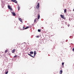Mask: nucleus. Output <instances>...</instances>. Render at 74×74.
Wrapping results in <instances>:
<instances>
[{
  "mask_svg": "<svg viewBox=\"0 0 74 74\" xmlns=\"http://www.w3.org/2000/svg\"><path fill=\"white\" fill-rule=\"evenodd\" d=\"M66 11H67V9H65L64 10V13H66Z\"/></svg>",
  "mask_w": 74,
  "mask_h": 74,
  "instance_id": "obj_11",
  "label": "nucleus"
},
{
  "mask_svg": "<svg viewBox=\"0 0 74 74\" xmlns=\"http://www.w3.org/2000/svg\"><path fill=\"white\" fill-rule=\"evenodd\" d=\"M38 19H39L40 18V14H38V16H37Z\"/></svg>",
  "mask_w": 74,
  "mask_h": 74,
  "instance_id": "obj_8",
  "label": "nucleus"
},
{
  "mask_svg": "<svg viewBox=\"0 0 74 74\" xmlns=\"http://www.w3.org/2000/svg\"><path fill=\"white\" fill-rule=\"evenodd\" d=\"M37 19V18H36L35 20H34V22H36V20Z\"/></svg>",
  "mask_w": 74,
  "mask_h": 74,
  "instance_id": "obj_14",
  "label": "nucleus"
},
{
  "mask_svg": "<svg viewBox=\"0 0 74 74\" xmlns=\"http://www.w3.org/2000/svg\"><path fill=\"white\" fill-rule=\"evenodd\" d=\"M28 55H29V56H31V57H32V58H34V57L33 56H32V55H31V54H30L28 53Z\"/></svg>",
  "mask_w": 74,
  "mask_h": 74,
  "instance_id": "obj_5",
  "label": "nucleus"
},
{
  "mask_svg": "<svg viewBox=\"0 0 74 74\" xmlns=\"http://www.w3.org/2000/svg\"><path fill=\"white\" fill-rule=\"evenodd\" d=\"M18 10L19 11V10H20V7L18 6Z\"/></svg>",
  "mask_w": 74,
  "mask_h": 74,
  "instance_id": "obj_16",
  "label": "nucleus"
},
{
  "mask_svg": "<svg viewBox=\"0 0 74 74\" xmlns=\"http://www.w3.org/2000/svg\"><path fill=\"white\" fill-rule=\"evenodd\" d=\"M25 26L23 27V30H25Z\"/></svg>",
  "mask_w": 74,
  "mask_h": 74,
  "instance_id": "obj_20",
  "label": "nucleus"
},
{
  "mask_svg": "<svg viewBox=\"0 0 74 74\" xmlns=\"http://www.w3.org/2000/svg\"><path fill=\"white\" fill-rule=\"evenodd\" d=\"M36 38H38L39 36H36Z\"/></svg>",
  "mask_w": 74,
  "mask_h": 74,
  "instance_id": "obj_21",
  "label": "nucleus"
},
{
  "mask_svg": "<svg viewBox=\"0 0 74 74\" xmlns=\"http://www.w3.org/2000/svg\"><path fill=\"white\" fill-rule=\"evenodd\" d=\"M36 54H37V53H36V51H34V57H35V56H36Z\"/></svg>",
  "mask_w": 74,
  "mask_h": 74,
  "instance_id": "obj_6",
  "label": "nucleus"
},
{
  "mask_svg": "<svg viewBox=\"0 0 74 74\" xmlns=\"http://www.w3.org/2000/svg\"><path fill=\"white\" fill-rule=\"evenodd\" d=\"M16 55H15L14 56V58H16Z\"/></svg>",
  "mask_w": 74,
  "mask_h": 74,
  "instance_id": "obj_22",
  "label": "nucleus"
},
{
  "mask_svg": "<svg viewBox=\"0 0 74 74\" xmlns=\"http://www.w3.org/2000/svg\"><path fill=\"white\" fill-rule=\"evenodd\" d=\"M11 1L14 3H18V2H17V1L16 0H11Z\"/></svg>",
  "mask_w": 74,
  "mask_h": 74,
  "instance_id": "obj_2",
  "label": "nucleus"
},
{
  "mask_svg": "<svg viewBox=\"0 0 74 74\" xmlns=\"http://www.w3.org/2000/svg\"><path fill=\"white\" fill-rule=\"evenodd\" d=\"M8 8L10 10H12V8L10 7V5L8 6Z\"/></svg>",
  "mask_w": 74,
  "mask_h": 74,
  "instance_id": "obj_3",
  "label": "nucleus"
},
{
  "mask_svg": "<svg viewBox=\"0 0 74 74\" xmlns=\"http://www.w3.org/2000/svg\"><path fill=\"white\" fill-rule=\"evenodd\" d=\"M68 27H69V26H70V25H68Z\"/></svg>",
  "mask_w": 74,
  "mask_h": 74,
  "instance_id": "obj_25",
  "label": "nucleus"
},
{
  "mask_svg": "<svg viewBox=\"0 0 74 74\" xmlns=\"http://www.w3.org/2000/svg\"><path fill=\"white\" fill-rule=\"evenodd\" d=\"M19 21H22V20H21V18H19Z\"/></svg>",
  "mask_w": 74,
  "mask_h": 74,
  "instance_id": "obj_19",
  "label": "nucleus"
},
{
  "mask_svg": "<svg viewBox=\"0 0 74 74\" xmlns=\"http://www.w3.org/2000/svg\"><path fill=\"white\" fill-rule=\"evenodd\" d=\"M38 32H41V30L40 29H38Z\"/></svg>",
  "mask_w": 74,
  "mask_h": 74,
  "instance_id": "obj_18",
  "label": "nucleus"
},
{
  "mask_svg": "<svg viewBox=\"0 0 74 74\" xmlns=\"http://www.w3.org/2000/svg\"><path fill=\"white\" fill-rule=\"evenodd\" d=\"M30 54H33V52L31 51V52H30Z\"/></svg>",
  "mask_w": 74,
  "mask_h": 74,
  "instance_id": "obj_13",
  "label": "nucleus"
},
{
  "mask_svg": "<svg viewBox=\"0 0 74 74\" xmlns=\"http://www.w3.org/2000/svg\"><path fill=\"white\" fill-rule=\"evenodd\" d=\"M60 16L62 18H63V19H64V15H62V14H61L60 15Z\"/></svg>",
  "mask_w": 74,
  "mask_h": 74,
  "instance_id": "obj_7",
  "label": "nucleus"
},
{
  "mask_svg": "<svg viewBox=\"0 0 74 74\" xmlns=\"http://www.w3.org/2000/svg\"><path fill=\"white\" fill-rule=\"evenodd\" d=\"M8 71H5V74H8Z\"/></svg>",
  "mask_w": 74,
  "mask_h": 74,
  "instance_id": "obj_15",
  "label": "nucleus"
},
{
  "mask_svg": "<svg viewBox=\"0 0 74 74\" xmlns=\"http://www.w3.org/2000/svg\"><path fill=\"white\" fill-rule=\"evenodd\" d=\"M72 51H74V48L73 49Z\"/></svg>",
  "mask_w": 74,
  "mask_h": 74,
  "instance_id": "obj_24",
  "label": "nucleus"
},
{
  "mask_svg": "<svg viewBox=\"0 0 74 74\" xmlns=\"http://www.w3.org/2000/svg\"><path fill=\"white\" fill-rule=\"evenodd\" d=\"M40 4L39 3H38L37 5L36 6V9H38L39 8V7H40Z\"/></svg>",
  "mask_w": 74,
  "mask_h": 74,
  "instance_id": "obj_1",
  "label": "nucleus"
},
{
  "mask_svg": "<svg viewBox=\"0 0 74 74\" xmlns=\"http://www.w3.org/2000/svg\"><path fill=\"white\" fill-rule=\"evenodd\" d=\"M36 22V23H37V22Z\"/></svg>",
  "mask_w": 74,
  "mask_h": 74,
  "instance_id": "obj_28",
  "label": "nucleus"
},
{
  "mask_svg": "<svg viewBox=\"0 0 74 74\" xmlns=\"http://www.w3.org/2000/svg\"><path fill=\"white\" fill-rule=\"evenodd\" d=\"M7 52H8V50H6L5 51V53H7Z\"/></svg>",
  "mask_w": 74,
  "mask_h": 74,
  "instance_id": "obj_17",
  "label": "nucleus"
},
{
  "mask_svg": "<svg viewBox=\"0 0 74 74\" xmlns=\"http://www.w3.org/2000/svg\"><path fill=\"white\" fill-rule=\"evenodd\" d=\"M12 14L13 15V16H15L16 15V14L13 12H12Z\"/></svg>",
  "mask_w": 74,
  "mask_h": 74,
  "instance_id": "obj_4",
  "label": "nucleus"
},
{
  "mask_svg": "<svg viewBox=\"0 0 74 74\" xmlns=\"http://www.w3.org/2000/svg\"><path fill=\"white\" fill-rule=\"evenodd\" d=\"M29 28V27H26L25 28V30H26V29H28Z\"/></svg>",
  "mask_w": 74,
  "mask_h": 74,
  "instance_id": "obj_12",
  "label": "nucleus"
},
{
  "mask_svg": "<svg viewBox=\"0 0 74 74\" xmlns=\"http://www.w3.org/2000/svg\"><path fill=\"white\" fill-rule=\"evenodd\" d=\"M52 29H56V28H53Z\"/></svg>",
  "mask_w": 74,
  "mask_h": 74,
  "instance_id": "obj_27",
  "label": "nucleus"
},
{
  "mask_svg": "<svg viewBox=\"0 0 74 74\" xmlns=\"http://www.w3.org/2000/svg\"><path fill=\"white\" fill-rule=\"evenodd\" d=\"M62 73H63V71L62 70H61L60 71V74H62Z\"/></svg>",
  "mask_w": 74,
  "mask_h": 74,
  "instance_id": "obj_10",
  "label": "nucleus"
},
{
  "mask_svg": "<svg viewBox=\"0 0 74 74\" xmlns=\"http://www.w3.org/2000/svg\"><path fill=\"white\" fill-rule=\"evenodd\" d=\"M15 49H14L12 51V53H14L15 52Z\"/></svg>",
  "mask_w": 74,
  "mask_h": 74,
  "instance_id": "obj_9",
  "label": "nucleus"
},
{
  "mask_svg": "<svg viewBox=\"0 0 74 74\" xmlns=\"http://www.w3.org/2000/svg\"><path fill=\"white\" fill-rule=\"evenodd\" d=\"M62 65H64V62H62Z\"/></svg>",
  "mask_w": 74,
  "mask_h": 74,
  "instance_id": "obj_23",
  "label": "nucleus"
},
{
  "mask_svg": "<svg viewBox=\"0 0 74 74\" xmlns=\"http://www.w3.org/2000/svg\"><path fill=\"white\" fill-rule=\"evenodd\" d=\"M69 21H71V19H69Z\"/></svg>",
  "mask_w": 74,
  "mask_h": 74,
  "instance_id": "obj_26",
  "label": "nucleus"
}]
</instances>
